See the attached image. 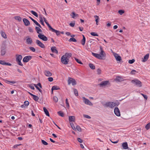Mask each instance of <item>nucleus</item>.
I'll list each match as a JSON object with an SVG mask.
<instances>
[{
    "label": "nucleus",
    "mask_w": 150,
    "mask_h": 150,
    "mask_svg": "<svg viewBox=\"0 0 150 150\" xmlns=\"http://www.w3.org/2000/svg\"><path fill=\"white\" fill-rule=\"evenodd\" d=\"M100 52L99 54L92 52V55L96 58L101 60L104 59L106 56V54L103 51V48L101 46H100Z\"/></svg>",
    "instance_id": "1"
},
{
    "label": "nucleus",
    "mask_w": 150,
    "mask_h": 150,
    "mask_svg": "<svg viewBox=\"0 0 150 150\" xmlns=\"http://www.w3.org/2000/svg\"><path fill=\"white\" fill-rule=\"evenodd\" d=\"M71 56L72 54L71 53H66L65 54L62 56L61 57V62L64 64H67L69 61V59Z\"/></svg>",
    "instance_id": "2"
},
{
    "label": "nucleus",
    "mask_w": 150,
    "mask_h": 150,
    "mask_svg": "<svg viewBox=\"0 0 150 150\" xmlns=\"http://www.w3.org/2000/svg\"><path fill=\"white\" fill-rule=\"evenodd\" d=\"M103 105L105 107L112 108L116 105V104L113 102L108 101L105 102Z\"/></svg>",
    "instance_id": "3"
},
{
    "label": "nucleus",
    "mask_w": 150,
    "mask_h": 150,
    "mask_svg": "<svg viewBox=\"0 0 150 150\" xmlns=\"http://www.w3.org/2000/svg\"><path fill=\"white\" fill-rule=\"evenodd\" d=\"M24 40L25 41V43L28 45H31L33 42L32 38L29 36L26 37Z\"/></svg>",
    "instance_id": "4"
},
{
    "label": "nucleus",
    "mask_w": 150,
    "mask_h": 150,
    "mask_svg": "<svg viewBox=\"0 0 150 150\" xmlns=\"http://www.w3.org/2000/svg\"><path fill=\"white\" fill-rule=\"evenodd\" d=\"M82 100L83 103L86 105L90 106L93 105V104L88 99L84 97H82Z\"/></svg>",
    "instance_id": "5"
},
{
    "label": "nucleus",
    "mask_w": 150,
    "mask_h": 150,
    "mask_svg": "<svg viewBox=\"0 0 150 150\" xmlns=\"http://www.w3.org/2000/svg\"><path fill=\"white\" fill-rule=\"evenodd\" d=\"M132 83L139 87H141L142 86V83L139 80L135 79L131 81Z\"/></svg>",
    "instance_id": "6"
},
{
    "label": "nucleus",
    "mask_w": 150,
    "mask_h": 150,
    "mask_svg": "<svg viewBox=\"0 0 150 150\" xmlns=\"http://www.w3.org/2000/svg\"><path fill=\"white\" fill-rule=\"evenodd\" d=\"M112 53L117 61L118 62H119L122 60L121 57L118 54L113 51H112Z\"/></svg>",
    "instance_id": "7"
},
{
    "label": "nucleus",
    "mask_w": 150,
    "mask_h": 150,
    "mask_svg": "<svg viewBox=\"0 0 150 150\" xmlns=\"http://www.w3.org/2000/svg\"><path fill=\"white\" fill-rule=\"evenodd\" d=\"M22 58V56L21 55H17L16 58V61L18 62V64L21 66H23V64L22 63L21 60Z\"/></svg>",
    "instance_id": "8"
},
{
    "label": "nucleus",
    "mask_w": 150,
    "mask_h": 150,
    "mask_svg": "<svg viewBox=\"0 0 150 150\" xmlns=\"http://www.w3.org/2000/svg\"><path fill=\"white\" fill-rule=\"evenodd\" d=\"M68 83L69 84H71L73 86L75 85L76 84L75 80L74 79L70 77L68 78Z\"/></svg>",
    "instance_id": "9"
},
{
    "label": "nucleus",
    "mask_w": 150,
    "mask_h": 150,
    "mask_svg": "<svg viewBox=\"0 0 150 150\" xmlns=\"http://www.w3.org/2000/svg\"><path fill=\"white\" fill-rule=\"evenodd\" d=\"M32 58L31 56L29 55L25 56L23 59V61L24 62H27L30 60Z\"/></svg>",
    "instance_id": "10"
},
{
    "label": "nucleus",
    "mask_w": 150,
    "mask_h": 150,
    "mask_svg": "<svg viewBox=\"0 0 150 150\" xmlns=\"http://www.w3.org/2000/svg\"><path fill=\"white\" fill-rule=\"evenodd\" d=\"M38 37L40 39L44 41H47V38L44 35L41 34H39L38 35Z\"/></svg>",
    "instance_id": "11"
},
{
    "label": "nucleus",
    "mask_w": 150,
    "mask_h": 150,
    "mask_svg": "<svg viewBox=\"0 0 150 150\" xmlns=\"http://www.w3.org/2000/svg\"><path fill=\"white\" fill-rule=\"evenodd\" d=\"M36 43L37 45L40 47L42 48H45V46L39 40H36Z\"/></svg>",
    "instance_id": "12"
},
{
    "label": "nucleus",
    "mask_w": 150,
    "mask_h": 150,
    "mask_svg": "<svg viewBox=\"0 0 150 150\" xmlns=\"http://www.w3.org/2000/svg\"><path fill=\"white\" fill-rule=\"evenodd\" d=\"M109 84V81H102L99 84V85L101 86L104 87Z\"/></svg>",
    "instance_id": "13"
},
{
    "label": "nucleus",
    "mask_w": 150,
    "mask_h": 150,
    "mask_svg": "<svg viewBox=\"0 0 150 150\" xmlns=\"http://www.w3.org/2000/svg\"><path fill=\"white\" fill-rule=\"evenodd\" d=\"M114 112L115 114L117 116H120V111L117 107L115 108L114 110Z\"/></svg>",
    "instance_id": "14"
},
{
    "label": "nucleus",
    "mask_w": 150,
    "mask_h": 150,
    "mask_svg": "<svg viewBox=\"0 0 150 150\" xmlns=\"http://www.w3.org/2000/svg\"><path fill=\"white\" fill-rule=\"evenodd\" d=\"M0 64L4 65H8L9 66L11 65V63L6 62L2 60H0Z\"/></svg>",
    "instance_id": "15"
},
{
    "label": "nucleus",
    "mask_w": 150,
    "mask_h": 150,
    "mask_svg": "<svg viewBox=\"0 0 150 150\" xmlns=\"http://www.w3.org/2000/svg\"><path fill=\"white\" fill-rule=\"evenodd\" d=\"M149 54H146L144 57V58L142 59V62H145L147 61L149 58Z\"/></svg>",
    "instance_id": "16"
},
{
    "label": "nucleus",
    "mask_w": 150,
    "mask_h": 150,
    "mask_svg": "<svg viewBox=\"0 0 150 150\" xmlns=\"http://www.w3.org/2000/svg\"><path fill=\"white\" fill-rule=\"evenodd\" d=\"M122 146L123 147V148L125 149H127L128 148V144L126 142L122 143Z\"/></svg>",
    "instance_id": "17"
},
{
    "label": "nucleus",
    "mask_w": 150,
    "mask_h": 150,
    "mask_svg": "<svg viewBox=\"0 0 150 150\" xmlns=\"http://www.w3.org/2000/svg\"><path fill=\"white\" fill-rule=\"evenodd\" d=\"M45 75L49 77L52 75V74L49 71L46 70L44 72Z\"/></svg>",
    "instance_id": "18"
},
{
    "label": "nucleus",
    "mask_w": 150,
    "mask_h": 150,
    "mask_svg": "<svg viewBox=\"0 0 150 150\" xmlns=\"http://www.w3.org/2000/svg\"><path fill=\"white\" fill-rule=\"evenodd\" d=\"M75 120V117L74 116H70L69 117V121L70 123L72 122H74Z\"/></svg>",
    "instance_id": "19"
},
{
    "label": "nucleus",
    "mask_w": 150,
    "mask_h": 150,
    "mask_svg": "<svg viewBox=\"0 0 150 150\" xmlns=\"http://www.w3.org/2000/svg\"><path fill=\"white\" fill-rule=\"evenodd\" d=\"M34 85L35 86L39 91L41 92H42V91L38 86H39L40 88H42L41 85L40 83H38L37 85L34 84Z\"/></svg>",
    "instance_id": "20"
},
{
    "label": "nucleus",
    "mask_w": 150,
    "mask_h": 150,
    "mask_svg": "<svg viewBox=\"0 0 150 150\" xmlns=\"http://www.w3.org/2000/svg\"><path fill=\"white\" fill-rule=\"evenodd\" d=\"M23 21L24 22L25 25L26 26L28 25H30V23L28 20L26 18H23Z\"/></svg>",
    "instance_id": "21"
},
{
    "label": "nucleus",
    "mask_w": 150,
    "mask_h": 150,
    "mask_svg": "<svg viewBox=\"0 0 150 150\" xmlns=\"http://www.w3.org/2000/svg\"><path fill=\"white\" fill-rule=\"evenodd\" d=\"M51 50L54 53H55L57 54L58 53V51L56 49V47L54 46L52 47L51 48Z\"/></svg>",
    "instance_id": "22"
},
{
    "label": "nucleus",
    "mask_w": 150,
    "mask_h": 150,
    "mask_svg": "<svg viewBox=\"0 0 150 150\" xmlns=\"http://www.w3.org/2000/svg\"><path fill=\"white\" fill-rule=\"evenodd\" d=\"M72 18L75 19L76 17H78L79 16V15L77 14H76L74 12L72 13L70 15Z\"/></svg>",
    "instance_id": "23"
},
{
    "label": "nucleus",
    "mask_w": 150,
    "mask_h": 150,
    "mask_svg": "<svg viewBox=\"0 0 150 150\" xmlns=\"http://www.w3.org/2000/svg\"><path fill=\"white\" fill-rule=\"evenodd\" d=\"M1 35V36L4 38H7V36L5 33L3 31H1L0 32Z\"/></svg>",
    "instance_id": "24"
},
{
    "label": "nucleus",
    "mask_w": 150,
    "mask_h": 150,
    "mask_svg": "<svg viewBox=\"0 0 150 150\" xmlns=\"http://www.w3.org/2000/svg\"><path fill=\"white\" fill-rule=\"evenodd\" d=\"M44 111L45 112V113L46 115L48 116H50V114L49 113V112L47 110V109L45 107H44L43 108Z\"/></svg>",
    "instance_id": "25"
},
{
    "label": "nucleus",
    "mask_w": 150,
    "mask_h": 150,
    "mask_svg": "<svg viewBox=\"0 0 150 150\" xmlns=\"http://www.w3.org/2000/svg\"><path fill=\"white\" fill-rule=\"evenodd\" d=\"M51 30L52 32L55 33L57 35H59L60 34V32L59 31L55 30L53 28Z\"/></svg>",
    "instance_id": "26"
},
{
    "label": "nucleus",
    "mask_w": 150,
    "mask_h": 150,
    "mask_svg": "<svg viewBox=\"0 0 150 150\" xmlns=\"http://www.w3.org/2000/svg\"><path fill=\"white\" fill-rule=\"evenodd\" d=\"M39 18L40 22L43 21L45 19V18L41 14L39 15Z\"/></svg>",
    "instance_id": "27"
},
{
    "label": "nucleus",
    "mask_w": 150,
    "mask_h": 150,
    "mask_svg": "<svg viewBox=\"0 0 150 150\" xmlns=\"http://www.w3.org/2000/svg\"><path fill=\"white\" fill-rule=\"evenodd\" d=\"M83 38L82 40H81V43L82 45H84L85 43L86 38H85L84 36V35H83Z\"/></svg>",
    "instance_id": "28"
},
{
    "label": "nucleus",
    "mask_w": 150,
    "mask_h": 150,
    "mask_svg": "<svg viewBox=\"0 0 150 150\" xmlns=\"http://www.w3.org/2000/svg\"><path fill=\"white\" fill-rule=\"evenodd\" d=\"M35 29L37 33L39 34H40V33L42 32V30L39 27H35Z\"/></svg>",
    "instance_id": "29"
},
{
    "label": "nucleus",
    "mask_w": 150,
    "mask_h": 150,
    "mask_svg": "<svg viewBox=\"0 0 150 150\" xmlns=\"http://www.w3.org/2000/svg\"><path fill=\"white\" fill-rule=\"evenodd\" d=\"M115 80L116 81H120L122 80V79L121 77L117 76L115 79Z\"/></svg>",
    "instance_id": "30"
},
{
    "label": "nucleus",
    "mask_w": 150,
    "mask_h": 150,
    "mask_svg": "<svg viewBox=\"0 0 150 150\" xmlns=\"http://www.w3.org/2000/svg\"><path fill=\"white\" fill-rule=\"evenodd\" d=\"M30 12L32 14L35 16L36 17H38V14L35 11H30Z\"/></svg>",
    "instance_id": "31"
},
{
    "label": "nucleus",
    "mask_w": 150,
    "mask_h": 150,
    "mask_svg": "<svg viewBox=\"0 0 150 150\" xmlns=\"http://www.w3.org/2000/svg\"><path fill=\"white\" fill-rule=\"evenodd\" d=\"M90 67L92 69H95V66L92 64L90 63L89 64Z\"/></svg>",
    "instance_id": "32"
},
{
    "label": "nucleus",
    "mask_w": 150,
    "mask_h": 150,
    "mask_svg": "<svg viewBox=\"0 0 150 150\" xmlns=\"http://www.w3.org/2000/svg\"><path fill=\"white\" fill-rule=\"evenodd\" d=\"M59 89V87L58 86H54L52 87V91L53 90H57Z\"/></svg>",
    "instance_id": "33"
},
{
    "label": "nucleus",
    "mask_w": 150,
    "mask_h": 150,
    "mask_svg": "<svg viewBox=\"0 0 150 150\" xmlns=\"http://www.w3.org/2000/svg\"><path fill=\"white\" fill-rule=\"evenodd\" d=\"M15 19L18 21L20 22L22 20L21 18L19 16H16L14 17Z\"/></svg>",
    "instance_id": "34"
},
{
    "label": "nucleus",
    "mask_w": 150,
    "mask_h": 150,
    "mask_svg": "<svg viewBox=\"0 0 150 150\" xmlns=\"http://www.w3.org/2000/svg\"><path fill=\"white\" fill-rule=\"evenodd\" d=\"M33 97V99L35 101H37L39 99V97L38 96L34 95Z\"/></svg>",
    "instance_id": "35"
},
{
    "label": "nucleus",
    "mask_w": 150,
    "mask_h": 150,
    "mask_svg": "<svg viewBox=\"0 0 150 150\" xmlns=\"http://www.w3.org/2000/svg\"><path fill=\"white\" fill-rule=\"evenodd\" d=\"M74 59L76 60V61L79 64H82L83 63H82L80 61V60L79 59H78L76 58H74Z\"/></svg>",
    "instance_id": "36"
},
{
    "label": "nucleus",
    "mask_w": 150,
    "mask_h": 150,
    "mask_svg": "<svg viewBox=\"0 0 150 150\" xmlns=\"http://www.w3.org/2000/svg\"><path fill=\"white\" fill-rule=\"evenodd\" d=\"M145 128L147 130H148L150 128V122L146 125Z\"/></svg>",
    "instance_id": "37"
},
{
    "label": "nucleus",
    "mask_w": 150,
    "mask_h": 150,
    "mask_svg": "<svg viewBox=\"0 0 150 150\" xmlns=\"http://www.w3.org/2000/svg\"><path fill=\"white\" fill-rule=\"evenodd\" d=\"M74 92L75 95L76 96H78V93L77 90L76 89H74Z\"/></svg>",
    "instance_id": "38"
},
{
    "label": "nucleus",
    "mask_w": 150,
    "mask_h": 150,
    "mask_svg": "<svg viewBox=\"0 0 150 150\" xmlns=\"http://www.w3.org/2000/svg\"><path fill=\"white\" fill-rule=\"evenodd\" d=\"M58 115L61 116V117H63L64 116V114L61 111H59V112H58Z\"/></svg>",
    "instance_id": "39"
},
{
    "label": "nucleus",
    "mask_w": 150,
    "mask_h": 150,
    "mask_svg": "<svg viewBox=\"0 0 150 150\" xmlns=\"http://www.w3.org/2000/svg\"><path fill=\"white\" fill-rule=\"evenodd\" d=\"M91 34L94 36H98V35L97 34V33L94 32H92L90 33Z\"/></svg>",
    "instance_id": "40"
},
{
    "label": "nucleus",
    "mask_w": 150,
    "mask_h": 150,
    "mask_svg": "<svg viewBox=\"0 0 150 150\" xmlns=\"http://www.w3.org/2000/svg\"><path fill=\"white\" fill-rule=\"evenodd\" d=\"M76 129L79 132L81 131V129L80 126L77 125L76 126Z\"/></svg>",
    "instance_id": "41"
},
{
    "label": "nucleus",
    "mask_w": 150,
    "mask_h": 150,
    "mask_svg": "<svg viewBox=\"0 0 150 150\" xmlns=\"http://www.w3.org/2000/svg\"><path fill=\"white\" fill-rule=\"evenodd\" d=\"M69 42H76V40L74 38H71L69 39Z\"/></svg>",
    "instance_id": "42"
},
{
    "label": "nucleus",
    "mask_w": 150,
    "mask_h": 150,
    "mask_svg": "<svg viewBox=\"0 0 150 150\" xmlns=\"http://www.w3.org/2000/svg\"><path fill=\"white\" fill-rule=\"evenodd\" d=\"M70 124L72 128L74 130H76V128L74 124L72 123H70Z\"/></svg>",
    "instance_id": "43"
},
{
    "label": "nucleus",
    "mask_w": 150,
    "mask_h": 150,
    "mask_svg": "<svg viewBox=\"0 0 150 150\" xmlns=\"http://www.w3.org/2000/svg\"><path fill=\"white\" fill-rule=\"evenodd\" d=\"M97 74L100 75L101 74V70L100 69L98 68L97 69Z\"/></svg>",
    "instance_id": "44"
},
{
    "label": "nucleus",
    "mask_w": 150,
    "mask_h": 150,
    "mask_svg": "<svg viewBox=\"0 0 150 150\" xmlns=\"http://www.w3.org/2000/svg\"><path fill=\"white\" fill-rule=\"evenodd\" d=\"M118 12L120 15H122L124 13L125 11L123 10H120L118 11Z\"/></svg>",
    "instance_id": "45"
},
{
    "label": "nucleus",
    "mask_w": 150,
    "mask_h": 150,
    "mask_svg": "<svg viewBox=\"0 0 150 150\" xmlns=\"http://www.w3.org/2000/svg\"><path fill=\"white\" fill-rule=\"evenodd\" d=\"M6 53V51L5 50H1V55L2 56H3Z\"/></svg>",
    "instance_id": "46"
},
{
    "label": "nucleus",
    "mask_w": 150,
    "mask_h": 150,
    "mask_svg": "<svg viewBox=\"0 0 150 150\" xmlns=\"http://www.w3.org/2000/svg\"><path fill=\"white\" fill-rule=\"evenodd\" d=\"M66 104L67 107L68 108H69V105L68 102V100L67 98H66Z\"/></svg>",
    "instance_id": "47"
},
{
    "label": "nucleus",
    "mask_w": 150,
    "mask_h": 150,
    "mask_svg": "<svg viewBox=\"0 0 150 150\" xmlns=\"http://www.w3.org/2000/svg\"><path fill=\"white\" fill-rule=\"evenodd\" d=\"M41 142L42 144L45 145H47L48 144L47 143L43 140H42Z\"/></svg>",
    "instance_id": "48"
},
{
    "label": "nucleus",
    "mask_w": 150,
    "mask_h": 150,
    "mask_svg": "<svg viewBox=\"0 0 150 150\" xmlns=\"http://www.w3.org/2000/svg\"><path fill=\"white\" fill-rule=\"evenodd\" d=\"M33 22L37 26H39L40 28H41V26L36 21H35Z\"/></svg>",
    "instance_id": "49"
},
{
    "label": "nucleus",
    "mask_w": 150,
    "mask_h": 150,
    "mask_svg": "<svg viewBox=\"0 0 150 150\" xmlns=\"http://www.w3.org/2000/svg\"><path fill=\"white\" fill-rule=\"evenodd\" d=\"M53 100L55 102H57L58 101V99L56 96L54 97L53 98Z\"/></svg>",
    "instance_id": "50"
},
{
    "label": "nucleus",
    "mask_w": 150,
    "mask_h": 150,
    "mask_svg": "<svg viewBox=\"0 0 150 150\" xmlns=\"http://www.w3.org/2000/svg\"><path fill=\"white\" fill-rule=\"evenodd\" d=\"M137 72L135 70H132L130 72V74H134L136 72Z\"/></svg>",
    "instance_id": "51"
},
{
    "label": "nucleus",
    "mask_w": 150,
    "mask_h": 150,
    "mask_svg": "<svg viewBox=\"0 0 150 150\" xmlns=\"http://www.w3.org/2000/svg\"><path fill=\"white\" fill-rule=\"evenodd\" d=\"M83 116L84 117L87 119H90L91 118V117L89 115H83Z\"/></svg>",
    "instance_id": "52"
},
{
    "label": "nucleus",
    "mask_w": 150,
    "mask_h": 150,
    "mask_svg": "<svg viewBox=\"0 0 150 150\" xmlns=\"http://www.w3.org/2000/svg\"><path fill=\"white\" fill-rule=\"evenodd\" d=\"M29 49L33 52H35V50L34 47H29Z\"/></svg>",
    "instance_id": "53"
},
{
    "label": "nucleus",
    "mask_w": 150,
    "mask_h": 150,
    "mask_svg": "<svg viewBox=\"0 0 150 150\" xmlns=\"http://www.w3.org/2000/svg\"><path fill=\"white\" fill-rule=\"evenodd\" d=\"M135 62V60L134 59H133L131 60H129L128 62L130 64H132L133 63Z\"/></svg>",
    "instance_id": "54"
},
{
    "label": "nucleus",
    "mask_w": 150,
    "mask_h": 150,
    "mask_svg": "<svg viewBox=\"0 0 150 150\" xmlns=\"http://www.w3.org/2000/svg\"><path fill=\"white\" fill-rule=\"evenodd\" d=\"M29 104V103L28 101H25L24 103V105L26 106H28Z\"/></svg>",
    "instance_id": "55"
},
{
    "label": "nucleus",
    "mask_w": 150,
    "mask_h": 150,
    "mask_svg": "<svg viewBox=\"0 0 150 150\" xmlns=\"http://www.w3.org/2000/svg\"><path fill=\"white\" fill-rule=\"evenodd\" d=\"M46 24L48 26L50 29V30H52V28L51 27V26L49 24V23L47 22L46 23Z\"/></svg>",
    "instance_id": "56"
},
{
    "label": "nucleus",
    "mask_w": 150,
    "mask_h": 150,
    "mask_svg": "<svg viewBox=\"0 0 150 150\" xmlns=\"http://www.w3.org/2000/svg\"><path fill=\"white\" fill-rule=\"evenodd\" d=\"M48 79L49 81L50 82H52V81L53 80V79L52 77H50L48 78Z\"/></svg>",
    "instance_id": "57"
},
{
    "label": "nucleus",
    "mask_w": 150,
    "mask_h": 150,
    "mask_svg": "<svg viewBox=\"0 0 150 150\" xmlns=\"http://www.w3.org/2000/svg\"><path fill=\"white\" fill-rule=\"evenodd\" d=\"M77 140L80 143H82L83 142V140L79 138H77Z\"/></svg>",
    "instance_id": "58"
},
{
    "label": "nucleus",
    "mask_w": 150,
    "mask_h": 150,
    "mask_svg": "<svg viewBox=\"0 0 150 150\" xmlns=\"http://www.w3.org/2000/svg\"><path fill=\"white\" fill-rule=\"evenodd\" d=\"M75 24V22H73V23H71L69 24V25L72 27H73L74 26Z\"/></svg>",
    "instance_id": "59"
},
{
    "label": "nucleus",
    "mask_w": 150,
    "mask_h": 150,
    "mask_svg": "<svg viewBox=\"0 0 150 150\" xmlns=\"http://www.w3.org/2000/svg\"><path fill=\"white\" fill-rule=\"evenodd\" d=\"M29 87L33 90H34L35 89L34 86L32 85H29Z\"/></svg>",
    "instance_id": "60"
},
{
    "label": "nucleus",
    "mask_w": 150,
    "mask_h": 150,
    "mask_svg": "<svg viewBox=\"0 0 150 150\" xmlns=\"http://www.w3.org/2000/svg\"><path fill=\"white\" fill-rule=\"evenodd\" d=\"M141 95L143 96L145 99L146 100L147 98V97L146 95H145L142 93H141Z\"/></svg>",
    "instance_id": "61"
},
{
    "label": "nucleus",
    "mask_w": 150,
    "mask_h": 150,
    "mask_svg": "<svg viewBox=\"0 0 150 150\" xmlns=\"http://www.w3.org/2000/svg\"><path fill=\"white\" fill-rule=\"evenodd\" d=\"M28 30L30 32H33V30L32 28H31L30 27L28 28Z\"/></svg>",
    "instance_id": "62"
},
{
    "label": "nucleus",
    "mask_w": 150,
    "mask_h": 150,
    "mask_svg": "<svg viewBox=\"0 0 150 150\" xmlns=\"http://www.w3.org/2000/svg\"><path fill=\"white\" fill-rule=\"evenodd\" d=\"M7 82H8L9 83H16V82L14 81H7Z\"/></svg>",
    "instance_id": "63"
},
{
    "label": "nucleus",
    "mask_w": 150,
    "mask_h": 150,
    "mask_svg": "<svg viewBox=\"0 0 150 150\" xmlns=\"http://www.w3.org/2000/svg\"><path fill=\"white\" fill-rule=\"evenodd\" d=\"M100 2V0H97V5H98Z\"/></svg>",
    "instance_id": "64"
}]
</instances>
